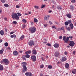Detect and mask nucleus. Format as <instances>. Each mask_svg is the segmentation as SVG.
<instances>
[{
	"label": "nucleus",
	"mask_w": 76,
	"mask_h": 76,
	"mask_svg": "<svg viewBox=\"0 0 76 76\" xmlns=\"http://www.w3.org/2000/svg\"><path fill=\"white\" fill-rule=\"evenodd\" d=\"M69 38L71 39H72V38H73V37L72 36H70L69 37H67L66 38V37L64 36L63 37V40H64V42H65L66 43H68V41L69 40Z\"/></svg>",
	"instance_id": "1"
},
{
	"label": "nucleus",
	"mask_w": 76,
	"mask_h": 76,
	"mask_svg": "<svg viewBox=\"0 0 76 76\" xmlns=\"http://www.w3.org/2000/svg\"><path fill=\"white\" fill-rule=\"evenodd\" d=\"M23 65L22 66L23 68V69L22 70V72H26L27 70V68L26 67V65L27 64V63L26 62H23L21 63Z\"/></svg>",
	"instance_id": "2"
},
{
	"label": "nucleus",
	"mask_w": 76,
	"mask_h": 76,
	"mask_svg": "<svg viewBox=\"0 0 76 76\" xmlns=\"http://www.w3.org/2000/svg\"><path fill=\"white\" fill-rule=\"evenodd\" d=\"M12 17L13 19H15L16 20H19V17H18L16 13L13 14L12 15Z\"/></svg>",
	"instance_id": "3"
},
{
	"label": "nucleus",
	"mask_w": 76,
	"mask_h": 76,
	"mask_svg": "<svg viewBox=\"0 0 76 76\" xmlns=\"http://www.w3.org/2000/svg\"><path fill=\"white\" fill-rule=\"evenodd\" d=\"M1 63L2 64H3V63H4L5 64L7 65L9 64V61L8 59L6 58H5L3 59V60L1 61Z\"/></svg>",
	"instance_id": "4"
},
{
	"label": "nucleus",
	"mask_w": 76,
	"mask_h": 76,
	"mask_svg": "<svg viewBox=\"0 0 76 76\" xmlns=\"http://www.w3.org/2000/svg\"><path fill=\"white\" fill-rule=\"evenodd\" d=\"M29 30L31 33H34L36 31V28L35 27H31L30 28Z\"/></svg>",
	"instance_id": "5"
},
{
	"label": "nucleus",
	"mask_w": 76,
	"mask_h": 76,
	"mask_svg": "<svg viewBox=\"0 0 76 76\" xmlns=\"http://www.w3.org/2000/svg\"><path fill=\"white\" fill-rule=\"evenodd\" d=\"M31 59L32 61L35 62L37 61V59H36V56L35 55H32L31 56Z\"/></svg>",
	"instance_id": "6"
},
{
	"label": "nucleus",
	"mask_w": 76,
	"mask_h": 76,
	"mask_svg": "<svg viewBox=\"0 0 76 76\" xmlns=\"http://www.w3.org/2000/svg\"><path fill=\"white\" fill-rule=\"evenodd\" d=\"M75 43L74 42L72 41H70V43L69 45L70 46H71V47H73V46L75 45Z\"/></svg>",
	"instance_id": "7"
},
{
	"label": "nucleus",
	"mask_w": 76,
	"mask_h": 76,
	"mask_svg": "<svg viewBox=\"0 0 76 76\" xmlns=\"http://www.w3.org/2000/svg\"><path fill=\"white\" fill-rule=\"evenodd\" d=\"M28 45H30V46L34 45V41H33L32 40H30L28 42Z\"/></svg>",
	"instance_id": "8"
},
{
	"label": "nucleus",
	"mask_w": 76,
	"mask_h": 76,
	"mask_svg": "<svg viewBox=\"0 0 76 76\" xmlns=\"http://www.w3.org/2000/svg\"><path fill=\"white\" fill-rule=\"evenodd\" d=\"M59 54H60V52H59L58 51L56 52L54 54L55 57H58V56H59Z\"/></svg>",
	"instance_id": "9"
},
{
	"label": "nucleus",
	"mask_w": 76,
	"mask_h": 76,
	"mask_svg": "<svg viewBox=\"0 0 76 76\" xmlns=\"http://www.w3.org/2000/svg\"><path fill=\"white\" fill-rule=\"evenodd\" d=\"M25 75L26 76H32V73L31 72H28L25 73Z\"/></svg>",
	"instance_id": "10"
},
{
	"label": "nucleus",
	"mask_w": 76,
	"mask_h": 76,
	"mask_svg": "<svg viewBox=\"0 0 76 76\" xmlns=\"http://www.w3.org/2000/svg\"><path fill=\"white\" fill-rule=\"evenodd\" d=\"M32 54H34V55H36L37 54V50L35 49H33L32 50Z\"/></svg>",
	"instance_id": "11"
},
{
	"label": "nucleus",
	"mask_w": 76,
	"mask_h": 76,
	"mask_svg": "<svg viewBox=\"0 0 76 76\" xmlns=\"http://www.w3.org/2000/svg\"><path fill=\"white\" fill-rule=\"evenodd\" d=\"M66 60H67V58L66 57H63L62 58L61 61L62 62L65 61H66Z\"/></svg>",
	"instance_id": "12"
},
{
	"label": "nucleus",
	"mask_w": 76,
	"mask_h": 76,
	"mask_svg": "<svg viewBox=\"0 0 76 76\" xmlns=\"http://www.w3.org/2000/svg\"><path fill=\"white\" fill-rule=\"evenodd\" d=\"M49 18H50V16L49 15L45 16L44 18V20H47L49 19Z\"/></svg>",
	"instance_id": "13"
},
{
	"label": "nucleus",
	"mask_w": 76,
	"mask_h": 76,
	"mask_svg": "<svg viewBox=\"0 0 76 76\" xmlns=\"http://www.w3.org/2000/svg\"><path fill=\"white\" fill-rule=\"evenodd\" d=\"M53 46L55 48H58L59 47V44L57 43H55L54 45Z\"/></svg>",
	"instance_id": "14"
},
{
	"label": "nucleus",
	"mask_w": 76,
	"mask_h": 76,
	"mask_svg": "<svg viewBox=\"0 0 76 76\" xmlns=\"http://www.w3.org/2000/svg\"><path fill=\"white\" fill-rule=\"evenodd\" d=\"M18 53L16 51H15L13 52V56H17V55H18Z\"/></svg>",
	"instance_id": "15"
},
{
	"label": "nucleus",
	"mask_w": 76,
	"mask_h": 76,
	"mask_svg": "<svg viewBox=\"0 0 76 76\" xmlns=\"http://www.w3.org/2000/svg\"><path fill=\"white\" fill-rule=\"evenodd\" d=\"M31 53H32V52H31V51L30 50H28L26 52H25V54H30Z\"/></svg>",
	"instance_id": "16"
},
{
	"label": "nucleus",
	"mask_w": 76,
	"mask_h": 76,
	"mask_svg": "<svg viewBox=\"0 0 76 76\" xmlns=\"http://www.w3.org/2000/svg\"><path fill=\"white\" fill-rule=\"evenodd\" d=\"M66 16H67V17H68V18H72V16H71V15L69 14H66Z\"/></svg>",
	"instance_id": "17"
},
{
	"label": "nucleus",
	"mask_w": 76,
	"mask_h": 76,
	"mask_svg": "<svg viewBox=\"0 0 76 76\" xmlns=\"http://www.w3.org/2000/svg\"><path fill=\"white\" fill-rule=\"evenodd\" d=\"M57 8L58 10H62V6H58Z\"/></svg>",
	"instance_id": "18"
},
{
	"label": "nucleus",
	"mask_w": 76,
	"mask_h": 76,
	"mask_svg": "<svg viewBox=\"0 0 76 76\" xmlns=\"http://www.w3.org/2000/svg\"><path fill=\"white\" fill-rule=\"evenodd\" d=\"M69 26L71 27V29H73V24L72 23L70 24Z\"/></svg>",
	"instance_id": "19"
},
{
	"label": "nucleus",
	"mask_w": 76,
	"mask_h": 76,
	"mask_svg": "<svg viewBox=\"0 0 76 76\" xmlns=\"http://www.w3.org/2000/svg\"><path fill=\"white\" fill-rule=\"evenodd\" d=\"M66 68H68L69 67V64L66 63L65 64V66Z\"/></svg>",
	"instance_id": "20"
},
{
	"label": "nucleus",
	"mask_w": 76,
	"mask_h": 76,
	"mask_svg": "<svg viewBox=\"0 0 76 76\" xmlns=\"http://www.w3.org/2000/svg\"><path fill=\"white\" fill-rule=\"evenodd\" d=\"M3 66L0 64V70H3Z\"/></svg>",
	"instance_id": "21"
},
{
	"label": "nucleus",
	"mask_w": 76,
	"mask_h": 76,
	"mask_svg": "<svg viewBox=\"0 0 76 76\" xmlns=\"http://www.w3.org/2000/svg\"><path fill=\"white\" fill-rule=\"evenodd\" d=\"M0 33L1 35H4V31H3V30H1Z\"/></svg>",
	"instance_id": "22"
},
{
	"label": "nucleus",
	"mask_w": 76,
	"mask_h": 76,
	"mask_svg": "<svg viewBox=\"0 0 76 76\" xmlns=\"http://www.w3.org/2000/svg\"><path fill=\"white\" fill-rule=\"evenodd\" d=\"M72 73L73 74L76 73V69H74L72 71Z\"/></svg>",
	"instance_id": "23"
},
{
	"label": "nucleus",
	"mask_w": 76,
	"mask_h": 76,
	"mask_svg": "<svg viewBox=\"0 0 76 76\" xmlns=\"http://www.w3.org/2000/svg\"><path fill=\"white\" fill-rule=\"evenodd\" d=\"M24 38L25 37L24 36V35H23L20 37V39L21 40H23V39H24Z\"/></svg>",
	"instance_id": "24"
},
{
	"label": "nucleus",
	"mask_w": 76,
	"mask_h": 76,
	"mask_svg": "<svg viewBox=\"0 0 76 76\" xmlns=\"http://www.w3.org/2000/svg\"><path fill=\"white\" fill-rule=\"evenodd\" d=\"M22 22H23L24 23H26L27 20L25 19H23L22 20Z\"/></svg>",
	"instance_id": "25"
},
{
	"label": "nucleus",
	"mask_w": 76,
	"mask_h": 76,
	"mask_svg": "<svg viewBox=\"0 0 76 76\" xmlns=\"http://www.w3.org/2000/svg\"><path fill=\"white\" fill-rule=\"evenodd\" d=\"M25 57L26 58H29V57H30V55L29 54H26L25 55Z\"/></svg>",
	"instance_id": "26"
},
{
	"label": "nucleus",
	"mask_w": 76,
	"mask_h": 76,
	"mask_svg": "<svg viewBox=\"0 0 76 76\" xmlns=\"http://www.w3.org/2000/svg\"><path fill=\"white\" fill-rule=\"evenodd\" d=\"M4 6H5V7H9V5L6 4H4Z\"/></svg>",
	"instance_id": "27"
},
{
	"label": "nucleus",
	"mask_w": 76,
	"mask_h": 76,
	"mask_svg": "<svg viewBox=\"0 0 76 76\" xmlns=\"http://www.w3.org/2000/svg\"><path fill=\"white\" fill-rule=\"evenodd\" d=\"M52 66L51 65H49L48 66V68L49 69H52Z\"/></svg>",
	"instance_id": "28"
},
{
	"label": "nucleus",
	"mask_w": 76,
	"mask_h": 76,
	"mask_svg": "<svg viewBox=\"0 0 76 76\" xmlns=\"http://www.w3.org/2000/svg\"><path fill=\"white\" fill-rule=\"evenodd\" d=\"M8 43L5 42L4 43V45L5 47H7L8 46Z\"/></svg>",
	"instance_id": "29"
},
{
	"label": "nucleus",
	"mask_w": 76,
	"mask_h": 76,
	"mask_svg": "<svg viewBox=\"0 0 76 76\" xmlns=\"http://www.w3.org/2000/svg\"><path fill=\"white\" fill-rule=\"evenodd\" d=\"M60 28V30H63V31H64V28L63 27H62Z\"/></svg>",
	"instance_id": "30"
},
{
	"label": "nucleus",
	"mask_w": 76,
	"mask_h": 76,
	"mask_svg": "<svg viewBox=\"0 0 76 76\" xmlns=\"http://www.w3.org/2000/svg\"><path fill=\"white\" fill-rule=\"evenodd\" d=\"M43 25L45 27H47L48 26V24L47 23L44 24Z\"/></svg>",
	"instance_id": "31"
},
{
	"label": "nucleus",
	"mask_w": 76,
	"mask_h": 76,
	"mask_svg": "<svg viewBox=\"0 0 76 76\" xmlns=\"http://www.w3.org/2000/svg\"><path fill=\"white\" fill-rule=\"evenodd\" d=\"M34 21L35 22H38V20H37V19H36V18H34Z\"/></svg>",
	"instance_id": "32"
},
{
	"label": "nucleus",
	"mask_w": 76,
	"mask_h": 76,
	"mask_svg": "<svg viewBox=\"0 0 76 76\" xmlns=\"http://www.w3.org/2000/svg\"><path fill=\"white\" fill-rule=\"evenodd\" d=\"M70 8L71 10H73V9H74V7H73V6L72 5H71L70 6Z\"/></svg>",
	"instance_id": "33"
},
{
	"label": "nucleus",
	"mask_w": 76,
	"mask_h": 76,
	"mask_svg": "<svg viewBox=\"0 0 76 76\" xmlns=\"http://www.w3.org/2000/svg\"><path fill=\"white\" fill-rule=\"evenodd\" d=\"M17 15H18V16H19L20 17L21 16L22 14H20V13H19V12H18L17 13Z\"/></svg>",
	"instance_id": "34"
},
{
	"label": "nucleus",
	"mask_w": 76,
	"mask_h": 76,
	"mask_svg": "<svg viewBox=\"0 0 76 76\" xmlns=\"http://www.w3.org/2000/svg\"><path fill=\"white\" fill-rule=\"evenodd\" d=\"M34 7V8H35V9H39V7H38V6H35Z\"/></svg>",
	"instance_id": "35"
},
{
	"label": "nucleus",
	"mask_w": 76,
	"mask_h": 76,
	"mask_svg": "<svg viewBox=\"0 0 76 76\" xmlns=\"http://www.w3.org/2000/svg\"><path fill=\"white\" fill-rule=\"evenodd\" d=\"M3 53V51L1 50H0V54H2Z\"/></svg>",
	"instance_id": "36"
},
{
	"label": "nucleus",
	"mask_w": 76,
	"mask_h": 76,
	"mask_svg": "<svg viewBox=\"0 0 76 76\" xmlns=\"http://www.w3.org/2000/svg\"><path fill=\"white\" fill-rule=\"evenodd\" d=\"M52 28H54V29H57V28L55 26H52Z\"/></svg>",
	"instance_id": "37"
},
{
	"label": "nucleus",
	"mask_w": 76,
	"mask_h": 76,
	"mask_svg": "<svg viewBox=\"0 0 76 76\" xmlns=\"http://www.w3.org/2000/svg\"><path fill=\"white\" fill-rule=\"evenodd\" d=\"M65 25H69V23H68V22L66 21L65 22Z\"/></svg>",
	"instance_id": "38"
},
{
	"label": "nucleus",
	"mask_w": 76,
	"mask_h": 76,
	"mask_svg": "<svg viewBox=\"0 0 76 76\" xmlns=\"http://www.w3.org/2000/svg\"><path fill=\"white\" fill-rule=\"evenodd\" d=\"M71 1L72 3H75L76 2V0H71Z\"/></svg>",
	"instance_id": "39"
},
{
	"label": "nucleus",
	"mask_w": 76,
	"mask_h": 76,
	"mask_svg": "<svg viewBox=\"0 0 76 76\" xmlns=\"http://www.w3.org/2000/svg\"><path fill=\"white\" fill-rule=\"evenodd\" d=\"M62 38L63 37L62 36H60L59 37V39H62Z\"/></svg>",
	"instance_id": "40"
},
{
	"label": "nucleus",
	"mask_w": 76,
	"mask_h": 76,
	"mask_svg": "<svg viewBox=\"0 0 76 76\" xmlns=\"http://www.w3.org/2000/svg\"><path fill=\"white\" fill-rule=\"evenodd\" d=\"M5 1H6V0H1V2L3 3H4Z\"/></svg>",
	"instance_id": "41"
},
{
	"label": "nucleus",
	"mask_w": 76,
	"mask_h": 76,
	"mask_svg": "<svg viewBox=\"0 0 76 76\" xmlns=\"http://www.w3.org/2000/svg\"><path fill=\"white\" fill-rule=\"evenodd\" d=\"M45 6V5H42L41 7V9H42V8H44V7Z\"/></svg>",
	"instance_id": "42"
},
{
	"label": "nucleus",
	"mask_w": 76,
	"mask_h": 76,
	"mask_svg": "<svg viewBox=\"0 0 76 76\" xmlns=\"http://www.w3.org/2000/svg\"><path fill=\"white\" fill-rule=\"evenodd\" d=\"M67 22L69 24V23H70L72 22V21L71 20H68Z\"/></svg>",
	"instance_id": "43"
},
{
	"label": "nucleus",
	"mask_w": 76,
	"mask_h": 76,
	"mask_svg": "<svg viewBox=\"0 0 76 76\" xmlns=\"http://www.w3.org/2000/svg\"><path fill=\"white\" fill-rule=\"evenodd\" d=\"M13 23L14 24H17V22L16 21H14L13 22Z\"/></svg>",
	"instance_id": "44"
},
{
	"label": "nucleus",
	"mask_w": 76,
	"mask_h": 76,
	"mask_svg": "<svg viewBox=\"0 0 76 76\" xmlns=\"http://www.w3.org/2000/svg\"><path fill=\"white\" fill-rule=\"evenodd\" d=\"M41 58L42 60L43 61H44V60H45V59H44V57H41Z\"/></svg>",
	"instance_id": "45"
},
{
	"label": "nucleus",
	"mask_w": 76,
	"mask_h": 76,
	"mask_svg": "<svg viewBox=\"0 0 76 76\" xmlns=\"http://www.w3.org/2000/svg\"><path fill=\"white\" fill-rule=\"evenodd\" d=\"M46 45H48V46H49V47H50L51 46V44H50L49 43H48L46 44Z\"/></svg>",
	"instance_id": "46"
},
{
	"label": "nucleus",
	"mask_w": 76,
	"mask_h": 76,
	"mask_svg": "<svg viewBox=\"0 0 76 76\" xmlns=\"http://www.w3.org/2000/svg\"><path fill=\"white\" fill-rule=\"evenodd\" d=\"M40 68H43L44 67V65H41L40 66Z\"/></svg>",
	"instance_id": "47"
},
{
	"label": "nucleus",
	"mask_w": 76,
	"mask_h": 76,
	"mask_svg": "<svg viewBox=\"0 0 76 76\" xmlns=\"http://www.w3.org/2000/svg\"><path fill=\"white\" fill-rule=\"evenodd\" d=\"M15 33V32L14 31H12L10 33V35H12V34H14Z\"/></svg>",
	"instance_id": "48"
},
{
	"label": "nucleus",
	"mask_w": 76,
	"mask_h": 76,
	"mask_svg": "<svg viewBox=\"0 0 76 76\" xmlns=\"http://www.w3.org/2000/svg\"><path fill=\"white\" fill-rule=\"evenodd\" d=\"M67 29L68 31H70V27H68L67 28Z\"/></svg>",
	"instance_id": "49"
},
{
	"label": "nucleus",
	"mask_w": 76,
	"mask_h": 76,
	"mask_svg": "<svg viewBox=\"0 0 76 76\" xmlns=\"http://www.w3.org/2000/svg\"><path fill=\"white\" fill-rule=\"evenodd\" d=\"M56 31H60V28H56Z\"/></svg>",
	"instance_id": "50"
},
{
	"label": "nucleus",
	"mask_w": 76,
	"mask_h": 76,
	"mask_svg": "<svg viewBox=\"0 0 76 76\" xmlns=\"http://www.w3.org/2000/svg\"><path fill=\"white\" fill-rule=\"evenodd\" d=\"M49 23L50 24V25H52L53 24V23L52 22H51V21H49Z\"/></svg>",
	"instance_id": "51"
},
{
	"label": "nucleus",
	"mask_w": 76,
	"mask_h": 76,
	"mask_svg": "<svg viewBox=\"0 0 76 76\" xmlns=\"http://www.w3.org/2000/svg\"><path fill=\"white\" fill-rule=\"evenodd\" d=\"M75 53H76V51H74L73 52V54H74V55H75Z\"/></svg>",
	"instance_id": "52"
},
{
	"label": "nucleus",
	"mask_w": 76,
	"mask_h": 76,
	"mask_svg": "<svg viewBox=\"0 0 76 76\" xmlns=\"http://www.w3.org/2000/svg\"><path fill=\"white\" fill-rule=\"evenodd\" d=\"M16 8H19V7H19V6L18 5H17L16 6Z\"/></svg>",
	"instance_id": "53"
},
{
	"label": "nucleus",
	"mask_w": 76,
	"mask_h": 76,
	"mask_svg": "<svg viewBox=\"0 0 76 76\" xmlns=\"http://www.w3.org/2000/svg\"><path fill=\"white\" fill-rule=\"evenodd\" d=\"M26 26L25 25V24H23V28H25Z\"/></svg>",
	"instance_id": "54"
},
{
	"label": "nucleus",
	"mask_w": 76,
	"mask_h": 76,
	"mask_svg": "<svg viewBox=\"0 0 76 76\" xmlns=\"http://www.w3.org/2000/svg\"><path fill=\"white\" fill-rule=\"evenodd\" d=\"M23 58L24 60H26V58H25V57H23Z\"/></svg>",
	"instance_id": "55"
},
{
	"label": "nucleus",
	"mask_w": 76,
	"mask_h": 76,
	"mask_svg": "<svg viewBox=\"0 0 76 76\" xmlns=\"http://www.w3.org/2000/svg\"><path fill=\"white\" fill-rule=\"evenodd\" d=\"M64 54L65 55H67V53L66 52H64Z\"/></svg>",
	"instance_id": "56"
},
{
	"label": "nucleus",
	"mask_w": 76,
	"mask_h": 76,
	"mask_svg": "<svg viewBox=\"0 0 76 76\" xmlns=\"http://www.w3.org/2000/svg\"><path fill=\"white\" fill-rule=\"evenodd\" d=\"M10 37H11V38H14V35H12Z\"/></svg>",
	"instance_id": "57"
},
{
	"label": "nucleus",
	"mask_w": 76,
	"mask_h": 76,
	"mask_svg": "<svg viewBox=\"0 0 76 76\" xmlns=\"http://www.w3.org/2000/svg\"><path fill=\"white\" fill-rule=\"evenodd\" d=\"M4 19L5 20H7V18H5Z\"/></svg>",
	"instance_id": "58"
},
{
	"label": "nucleus",
	"mask_w": 76,
	"mask_h": 76,
	"mask_svg": "<svg viewBox=\"0 0 76 76\" xmlns=\"http://www.w3.org/2000/svg\"><path fill=\"white\" fill-rule=\"evenodd\" d=\"M31 24L32 25H34V23L33 22H31Z\"/></svg>",
	"instance_id": "59"
},
{
	"label": "nucleus",
	"mask_w": 76,
	"mask_h": 76,
	"mask_svg": "<svg viewBox=\"0 0 76 76\" xmlns=\"http://www.w3.org/2000/svg\"><path fill=\"white\" fill-rule=\"evenodd\" d=\"M2 41H3V40L2 39H0V43L1 42H2Z\"/></svg>",
	"instance_id": "60"
},
{
	"label": "nucleus",
	"mask_w": 76,
	"mask_h": 76,
	"mask_svg": "<svg viewBox=\"0 0 76 76\" xmlns=\"http://www.w3.org/2000/svg\"><path fill=\"white\" fill-rule=\"evenodd\" d=\"M43 75L42 74V73H40V76H42Z\"/></svg>",
	"instance_id": "61"
},
{
	"label": "nucleus",
	"mask_w": 76,
	"mask_h": 76,
	"mask_svg": "<svg viewBox=\"0 0 76 76\" xmlns=\"http://www.w3.org/2000/svg\"><path fill=\"white\" fill-rule=\"evenodd\" d=\"M23 52V51H22V50H21L19 51V52L20 53H22Z\"/></svg>",
	"instance_id": "62"
},
{
	"label": "nucleus",
	"mask_w": 76,
	"mask_h": 76,
	"mask_svg": "<svg viewBox=\"0 0 76 76\" xmlns=\"http://www.w3.org/2000/svg\"><path fill=\"white\" fill-rule=\"evenodd\" d=\"M74 25L75 26H76V22L75 23H74Z\"/></svg>",
	"instance_id": "63"
},
{
	"label": "nucleus",
	"mask_w": 76,
	"mask_h": 76,
	"mask_svg": "<svg viewBox=\"0 0 76 76\" xmlns=\"http://www.w3.org/2000/svg\"><path fill=\"white\" fill-rule=\"evenodd\" d=\"M14 35V38H16V36L15 35Z\"/></svg>",
	"instance_id": "64"
}]
</instances>
